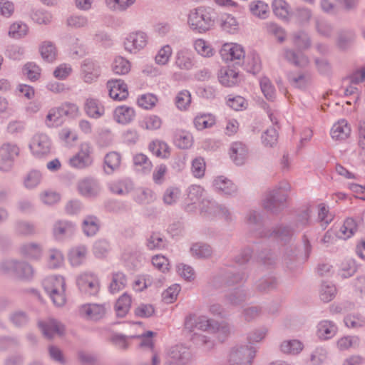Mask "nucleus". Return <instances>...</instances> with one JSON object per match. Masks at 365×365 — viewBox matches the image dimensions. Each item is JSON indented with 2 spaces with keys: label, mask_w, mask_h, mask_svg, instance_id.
Wrapping results in <instances>:
<instances>
[{
  "label": "nucleus",
  "mask_w": 365,
  "mask_h": 365,
  "mask_svg": "<svg viewBox=\"0 0 365 365\" xmlns=\"http://www.w3.org/2000/svg\"><path fill=\"white\" fill-rule=\"evenodd\" d=\"M43 287L56 306L61 307L65 304L66 282L62 276L53 275L46 277L43 281Z\"/></svg>",
  "instance_id": "3"
},
{
  "label": "nucleus",
  "mask_w": 365,
  "mask_h": 365,
  "mask_svg": "<svg viewBox=\"0 0 365 365\" xmlns=\"http://www.w3.org/2000/svg\"><path fill=\"white\" fill-rule=\"evenodd\" d=\"M52 145V140L47 134L38 133L33 135L29 147L35 158H42L51 153Z\"/></svg>",
  "instance_id": "5"
},
{
  "label": "nucleus",
  "mask_w": 365,
  "mask_h": 365,
  "mask_svg": "<svg viewBox=\"0 0 365 365\" xmlns=\"http://www.w3.org/2000/svg\"><path fill=\"white\" fill-rule=\"evenodd\" d=\"M63 255L62 252L56 249H51L48 253V265L51 269L61 267L63 263Z\"/></svg>",
  "instance_id": "60"
},
{
  "label": "nucleus",
  "mask_w": 365,
  "mask_h": 365,
  "mask_svg": "<svg viewBox=\"0 0 365 365\" xmlns=\"http://www.w3.org/2000/svg\"><path fill=\"white\" fill-rule=\"evenodd\" d=\"M108 185L111 192L118 195H126L134 187L133 182L128 178L110 181Z\"/></svg>",
  "instance_id": "23"
},
{
  "label": "nucleus",
  "mask_w": 365,
  "mask_h": 365,
  "mask_svg": "<svg viewBox=\"0 0 365 365\" xmlns=\"http://www.w3.org/2000/svg\"><path fill=\"white\" fill-rule=\"evenodd\" d=\"M170 356L173 361L185 364L190 356L189 349L182 345H176L171 348Z\"/></svg>",
  "instance_id": "41"
},
{
  "label": "nucleus",
  "mask_w": 365,
  "mask_h": 365,
  "mask_svg": "<svg viewBox=\"0 0 365 365\" xmlns=\"http://www.w3.org/2000/svg\"><path fill=\"white\" fill-rule=\"evenodd\" d=\"M338 328L336 324L330 320H322L317 326V336L321 340H328L334 337L337 333Z\"/></svg>",
  "instance_id": "21"
},
{
  "label": "nucleus",
  "mask_w": 365,
  "mask_h": 365,
  "mask_svg": "<svg viewBox=\"0 0 365 365\" xmlns=\"http://www.w3.org/2000/svg\"><path fill=\"white\" fill-rule=\"evenodd\" d=\"M215 123V116L210 113H199L193 119L194 126L197 130L210 128Z\"/></svg>",
  "instance_id": "27"
},
{
  "label": "nucleus",
  "mask_w": 365,
  "mask_h": 365,
  "mask_svg": "<svg viewBox=\"0 0 365 365\" xmlns=\"http://www.w3.org/2000/svg\"><path fill=\"white\" fill-rule=\"evenodd\" d=\"M38 326L43 334L48 339L56 335L61 336L65 332V326L61 322L52 318L40 322Z\"/></svg>",
  "instance_id": "16"
},
{
  "label": "nucleus",
  "mask_w": 365,
  "mask_h": 365,
  "mask_svg": "<svg viewBox=\"0 0 365 365\" xmlns=\"http://www.w3.org/2000/svg\"><path fill=\"white\" fill-rule=\"evenodd\" d=\"M28 32V26L21 21H17L10 26L9 36L11 38L19 39L26 36Z\"/></svg>",
  "instance_id": "54"
},
{
  "label": "nucleus",
  "mask_w": 365,
  "mask_h": 365,
  "mask_svg": "<svg viewBox=\"0 0 365 365\" xmlns=\"http://www.w3.org/2000/svg\"><path fill=\"white\" fill-rule=\"evenodd\" d=\"M112 70L118 75L127 74L130 71V63L125 58L117 56L112 63Z\"/></svg>",
  "instance_id": "51"
},
{
  "label": "nucleus",
  "mask_w": 365,
  "mask_h": 365,
  "mask_svg": "<svg viewBox=\"0 0 365 365\" xmlns=\"http://www.w3.org/2000/svg\"><path fill=\"white\" fill-rule=\"evenodd\" d=\"M220 56L225 61H240L245 58V51L242 46L238 43H225L222 46Z\"/></svg>",
  "instance_id": "15"
},
{
  "label": "nucleus",
  "mask_w": 365,
  "mask_h": 365,
  "mask_svg": "<svg viewBox=\"0 0 365 365\" xmlns=\"http://www.w3.org/2000/svg\"><path fill=\"white\" fill-rule=\"evenodd\" d=\"M217 328V322L201 315L198 318V330L210 333H215Z\"/></svg>",
  "instance_id": "63"
},
{
  "label": "nucleus",
  "mask_w": 365,
  "mask_h": 365,
  "mask_svg": "<svg viewBox=\"0 0 365 365\" xmlns=\"http://www.w3.org/2000/svg\"><path fill=\"white\" fill-rule=\"evenodd\" d=\"M66 23L71 29H81L88 27L89 20L85 15L74 14L67 18Z\"/></svg>",
  "instance_id": "42"
},
{
  "label": "nucleus",
  "mask_w": 365,
  "mask_h": 365,
  "mask_svg": "<svg viewBox=\"0 0 365 365\" xmlns=\"http://www.w3.org/2000/svg\"><path fill=\"white\" fill-rule=\"evenodd\" d=\"M319 292L321 299L324 302H329L335 297L336 289L332 283L324 282L322 284Z\"/></svg>",
  "instance_id": "55"
},
{
  "label": "nucleus",
  "mask_w": 365,
  "mask_h": 365,
  "mask_svg": "<svg viewBox=\"0 0 365 365\" xmlns=\"http://www.w3.org/2000/svg\"><path fill=\"white\" fill-rule=\"evenodd\" d=\"M106 313V304H86L79 307V314L89 320L98 321Z\"/></svg>",
  "instance_id": "13"
},
{
  "label": "nucleus",
  "mask_w": 365,
  "mask_h": 365,
  "mask_svg": "<svg viewBox=\"0 0 365 365\" xmlns=\"http://www.w3.org/2000/svg\"><path fill=\"white\" fill-rule=\"evenodd\" d=\"M249 9L253 16L262 19H267L269 13V5L261 0L251 1L249 4Z\"/></svg>",
  "instance_id": "35"
},
{
  "label": "nucleus",
  "mask_w": 365,
  "mask_h": 365,
  "mask_svg": "<svg viewBox=\"0 0 365 365\" xmlns=\"http://www.w3.org/2000/svg\"><path fill=\"white\" fill-rule=\"evenodd\" d=\"M136 0H105L106 6L111 11H125L130 7Z\"/></svg>",
  "instance_id": "58"
},
{
  "label": "nucleus",
  "mask_w": 365,
  "mask_h": 365,
  "mask_svg": "<svg viewBox=\"0 0 365 365\" xmlns=\"http://www.w3.org/2000/svg\"><path fill=\"white\" fill-rule=\"evenodd\" d=\"M346 327L359 329L365 327V317L361 314H350L344 319Z\"/></svg>",
  "instance_id": "47"
},
{
  "label": "nucleus",
  "mask_w": 365,
  "mask_h": 365,
  "mask_svg": "<svg viewBox=\"0 0 365 365\" xmlns=\"http://www.w3.org/2000/svg\"><path fill=\"white\" fill-rule=\"evenodd\" d=\"M101 73L99 63L92 58L84 59L81 64V77L86 83H92L97 81Z\"/></svg>",
  "instance_id": "9"
},
{
  "label": "nucleus",
  "mask_w": 365,
  "mask_h": 365,
  "mask_svg": "<svg viewBox=\"0 0 365 365\" xmlns=\"http://www.w3.org/2000/svg\"><path fill=\"white\" fill-rule=\"evenodd\" d=\"M93 147L90 143H82L78 152L68 160L69 165L76 169H84L93 163Z\"/></svg>",
  "instance_id": "6"
},
{
  "label": "nucleus",
  "mask_w": 365,
  "mask_h": 365,
  "mask_svg": "<svg viewBox=\"0 0 365 365\" xmlns=\"http://www.w3.org/2000/svg\"><path fill=\"white\" fill-rule=\"evenodd\" d=\"M284 58L289 63L298 67H305L309 64V58L302 53H297L291 48L283 50Z\"/></svg>",
  "instance_id": "28"
},
{
  "label": "nucleus",
  "mask_w": 365,
  "mask_h": 365,
  "mask_svg": "<svg viewBox=\"0 0 365 365\" xmlns=\"http://www.w3.org/2000/svg\"><path fill=\"white\" fill-rule=\"evenodd\" d=\"M173 54L172 47L167 44L162 46L155 56V62L159 66H165L170 61Z\"/></svg>",
  "instance_id": "52"
},
{
  "label": "nucleus",
  "mask_w": 365,
  "mask_h": 365,
  "mask_svg": "<svg viewBox=\"0 0 365 365\" xmlns=\"http://www.w3.org/2000/svg\"><path fill=\"white\" fill-rule=\"evenodd\" d=\"M134 200L139 204L147 205L155 200V195L149 188H139L135 192Z\"/></svg>",
  "instance_id": "49"
},
{
  "label": "nucleus",
  "mask_w": 365,
  "mask_h": 365,
  "mask_svg": "<svg viewBox=\"0 0 365 365\" xmlns=\"http://www.w3.org/2000/svg\"><path fill=\"white\" fill-rule=\"evenodd\" d=\"M135 115L134 109L126 106H118L114 110V119L121 124L130 123L134 119Z\"/></svg>",
  "instance_id": "30"
},
{
  "label": "nucleus",
  "mask_w": 365,
  "mask_h": 365,
  "mask_svg": "<svg viewBox=\"0 0 365 365\" xmlns=\"http://www.w3.org/2000/svg\"><path fill=\"white\" fill-rule=\"evenodd\" d=\"M42 58L48 62L53 63L57 57V50L55 45L51 41H44L39 47Z\"/></svg>",
  "instance_id": "38"
},
{
  "label": "nucleus",
  "mask_w": 365,
  "mask_h": 365,
  "mask_svg": "<svg viewBox=\"0 0 365 365\" xmlns=\"http://www.w3.org/2000/svg\"><path fill=\"white\" fill-rule=\"evenodd\" d=\"M213 186L216 190L225 195H231L237 191V186L231 180L222 176L214 180Z\"/></svg>",
  "instance_id": "33"
},
{
  "label": "nucleus",
  "mask_w": 365,
  "mask_h": 365,
  "mask_svg": "<svg viewBox=\"0 0 365 365\" xmlns=\"http://www.w3.org/2000/svg\"><path fill=\"white\" fill-rule=\"evenodd\" d=\"M290 185L287 182H282L269 191L262 201L264 209L272 212L278 213L284 209L287 199V192Z\"/></svg>",
  "instance_id": "2"
},
{
  "label": "nucleus",
  "mask_w": 365,
  "mask_h": 365,
  "mask_svg": "<svg viewBox=\"0 0 365 365\" xmlns=\"http://www.w3.org/2000/svg\"><path fill=\"white\" fill-rule=\"evenodd\" d=\"M42 175L36 170H31L25 177L24 184L27 189L36 187L41 182Z\"/></svg>",
  "instance_id": "61"
},
{
  "label": "nucleus",
  "mask_w": 365,
  "mask_h": 365,
  "mask_svg": "<svg viewBox=\"0 0 365 365\" xmlns=\"http://www.w3.org/2000/svg\"><path fill=\"white\" fill-rule=\"evenodd\" d=\"M133 161L136 169L142 173H149L153 168V164L149 158L143 153H137L133 158Z\"/></svg>",
  "instance_id": "37"
},
{
  "label": "nucleus",
  "mask_w": 365,
  "mask_h": 365,
  "mask_svg": "<svg viewBox=\"0 0 365 365\" xmlns=\"http://www.w3.org/2000/svg\"><path fill=\"white\" fill-rule=\"evenodd\" d=\"M20 155L19 145L12 142H6L0 145V171L9 173L13 169Z\"/></svg>",
  "instance_id": "4"
},
{
  "label": "nucleus",
  "mask_w": 365,
  "mask_h": 365,
  "mask_svg": "<svg viewBox=\"0 0 365 365\" xmlns=\"http://www.w3.org/2000/svg\"><path fill=\"white\" fill-rule=\"evenodd\" d=\"M230 155L235 165H242L247 159L248 148L247 145L242 142H234L230 145Z\"/></svg>",
  "instance_id": "18"
},
{
  "label": "nucleus",
  "mask_w": 365,
  "mask_h": 365,
  "mask_svg": "<svg viewBox=\"0 0 365 365\" xmlns=\"http://www.w3.org/2000/svg\"><path fill=\"white\" fill-rule=\"evenodd\" d=\"M79 193L88 198L96 197L101 191V187L97 180L93 178H85L78 182Z\"/></svg>",
  "instance_id": "14"
},
{
  "label": "nucleus",
  "mask_w": 365,
  "mask_h": 365,
  "mask_svg": "<svg viewBox=\"0 0 365 365\" xmlns=\"http://www.w3.org/2000/svg\"><path fill=\"white\" fill-rule=\"evenodd\" d=\"M249 296L243 288H237L226 295V300L232 305L237 306L245 302Z\"/></svg>",
  "instance_id": "44"
},
{
  "label": "nucleus",
  "mask_w": 365,
  "mask_h": 365,
  "mask_svg": "<svg viewBox=\"0 0 365 365\" xmlns=\"http://www.w3.org/2000/svg\"><path fill=\"white\" fill-rule=\"evenodd\" d=\"M246 222L249 229L254 232L255 235L262 237L259 233L263 235L266 233V230L262 225V217L260 214L255 210H250L246 215Z\"/></svg>",
  "instance_id": "24"
},
{
  "label": "nucleus",
  "mask_w": 365,
  "mask_h": 365,
  "mask_svg": "<svg viewBox=\"0 0 365 365\" xmlns=\"http://www.w3.org/2000/svg\"><path fill=\"white\" fill-rule=\"evenodd\" d=\"M127 284V277L122 272H116L112 274L111 281L108 289L110 293L115 294L123 289Z\"/></svg>",
  "instance_id": "36"
},
{
  "label": "nucleus",
  "mask_w": 365,
  "mask_h": 365,
  "mask_svg": "<svg viewBox=\"0 0 365 365\" xmlns=\"http://www.w3.org/2000/svg\"><path fill=\"white\" fill-rule=\"evenodd\" d=\"M148 40V35L145 32L138 31L130 33L124 41L125 49L135 53L146 46Z\"/></svg>",
  "instance_id": "11"
},
{
  "label": "nucleus",
  "mask_w": 365,
  "mask_h": 365,
  "mask_svg": "<svg viewBox=\"0 0 365 365\" xmlns=\"http://www.w3.org/2000/svg\"><path fill=\"white\" fill-rule=\"evenodd\" d=\"M77 231L76 224L67 220L55 222L52 229L53 237L58 241H63L72 237Z\"/></svg>",
  "instance_id": "10"
},
{
  "label": "nucleus",
  "mask_w": 365,
  "mask_h": 365,
  "mask_svg": "<svg viewBox=\"0 0 365 365\" xmlns=\"http://www.w3.org/2000/svg\"><path fill=\"white\" fill-rule=\"evenodd\" d=\"M174 143L180 149H187L192 145V136L187 131H178L175 135Z\"/></svg>",
  "instance_id": "46"
},
{
  "label": "nucleus",
  "mask_w": 365,
  "mask_h": 365,
  "mask_svg": "<svg viewBox=\"0 0 365 365\" xmlns=\"http://www.w3.org/2000/svg\"><path fill=\"white\" fill-rule=\"evenodd\" d=\"M145 245L149 250H162L165 247V240L160 233L153 232L147 237Z\"/></svg>",
  "instance_id": "50"
},
{
  "label": "nucleus",
  "mask_w": 365,
  "mask_h": 365,
  "mask_svg": "<svg viewBox=\"0 0 365 365\" xmlns=\"http://www.w3.org/2000/svg\"><path fill=\"white\" fill-rule=\"evenodd\" d=\"M292 43L299 50H307L312 44L309 36L304 31H298L292 34Z\"/></svg>",
  "instance_id": "39"
},
{
  "label": "nucleus",
  "mask_w": 365,
  "mask_h": 365,
  "mask_svg": "<svg viewBox=\"0 0 365 365\" xmlns=\"http://www.w3.org/2000/svg\"><path fill=\"white\" fill-rule=\"evenodd\" d=\"M218 78L222 85L231 87L237 83L238 73L230 68L222 67L218 72Z\"/></svg>",
  "instance_id": "31"
},
{
  "label": "nucleus",
  "mask_w": 365,
  "mask_h": 365,
  "mask_svg": "<svg viewBox=\"0 0 365 365\" xmlns=\"http://www.w3.org/2000/svg\"><path fill=\"white\" fill-rule=\"evenodd\" d=\"M302 349V344L296 339L284 341L280 345V350L283 353L289 354H297Z\"/></svg>",
  "instance_id": "56"
},
{
  "label": "nucleus",
  "mask_w": 365,
  "mask_h": 365,
  "mask_svg": "<svg viewBox=\"0 0 365 365\" xmlns=\"http://www.w3.org/2000/svg\"><path fill=\"white\" fill-rule=\"evenodd\" d=\"M215 16L216 14L212 8L199 6L190 11L187 24L193 31L203 34L214 26Z\"/></svg>",
  "instance_id": "1"
},
{
  "label": "nucleus",
  "mask_w": 365,
  "mask_h": 365,
  "mask_svg": "<svg viewBox=\"0 0 365 365\" xmlns=\"http://www.w3.org/2000/svg\"><path fill=\"white\" fill-rule=\"evenodd\" d=\"M121 158L116 152L108 153L104 159V163L109 170H106L108 173H111L120 167Z\"/></svg>",
  "instance_id": "62"
},
{
  "label": "nucleus",
  "mask_w": 365,
  "mask_h": 365,
  "mask_svg": "<svg viewBox=\"0 0 365 365\" xmlns=\"http://www.w3.org/2000/svg\"><path fill=\"white\" fill-rule=\"evenodd\" d=\"M243 60L244 68L247 72L256 74L260 71L262 68L261 60L256 52L251 51L248 53Z\"/></svg>",
  "instance_id": "29"
},
{
  "label": "nucleus",
  "mask_w": 365,
  "mask_h": 365,
  "mask_svg": "<svg viewBox=\"0 0 365 365\" xmlns=\"http://www.w3.org/2000/svg\"><path fill=\"white\" fill-rule=\"evenodd\" d=\"M79 290L85 294L96 296L100 290V282L96 274L93 272H83L76 278Z\"/></svg>",
  "instance_id": "7"
},
{
  "label": "nucleus",
  "mask_w": 365,
  "mask_h": 365,
  "mask_svg": "<svg viewBox=\"0 0 365 365\" xmlns=\"http://www.w3.org/2000/svg\"><path fill=\"white\" fill-rule=\"evenodd\" d=\"M149 150L156 155L161 158H168L170 156V147L164 141L155 140L149 144Z\"/></svg>",
  "instance_id": "40"
},
{
  "label": "nucleus",
  "mask_w": 365,
  "mask_h": 365,
  "mask_svg": "<svg viewBox=\"0 0 365 365\" xmlns=\"http://www.w3.org/2000/svg\"><path fill=\"white\" fill-rule=\"evenodd\" d=\"M204 189L196 185L190 186L187 190V198L186 200L188 205H193L200 200L203 195Z\"/></svg>",
  "instance_id": "59"
},
{
  "label": "nucleus",
  "mask_w": 365,
  "mask_h": 365,
  "mask_svg": "<svg viewBox=\"0 0 365 365\" xmlns=\"http://www.w3.org/2000/svg\"><path fill=\"white\" fill-rule=\"evenodd\" d=\"M294 230L289 225H277L272 230H267L265 234L259 233L262 237H273L277 240L289 243L294 237Z\"/></svg>",
  "instance_id": "12"
},
{
  "label": "nucleus",
  "mask_w": 365,
  "mask_h": 365,
  "mask_svg": "<svg viewBox=\"0 0 365 365\" xmlns=\"http://www.w3.org/2000/svg\"><path fill=\"white\" fill-rule=\"evenodd\" d=\"M177 108L180 110H186L191 103V94L187 90L180 91L175 100Z\"/></svg>",
  "instance_id": "64"
},
{
  "label": "nucleus",
  "mask_w": 365,
  "mask_h": 365,
  "mask_svg": "<svg viewBox=\"0 0 365 365\" xmlns=\"http://www.w3.org/2000/svg\"><path fill=\"white\" fill-rule=\"evenodd\" d=\"M88 249L85 245L72 248L68 253V259L72 266L78 267L86 260Z\"/></svg>",
  "instance_id": "34"
},
{
  "label": "nucleus",
  "mask_w": 365,
  "mask_h": 365,
  "mask_svg": "<svg viewBox=\"0 0 365 365\" xmlns=\"http://www.w3.org/2000/svg\"><path fill=\"white\" fill-rule=\"evenodd\" d=\"M174 65L180 70H191L195 65L192 53L186 48L178 50L175 56Z\"/></svg>",
  "instance_id": "19"
},
{
  "label": "nucleus",
  "mask_w": 365,
  "mask_h": 365,
  "mask_svg": "<svg viewBox=\"0 0 365 365\" xmlns=\"http://www.w3.org/2000/svg\"><path fill=\"white\" fill-rule=\"evenodd\" d=\"M131 305V297L127 293L123 294L117 300L115 310L118 317H125L129 311Z\"/></svg>",
  "instance_id": "43"
},
{
  "label": "nucleus",
  "mask_w": 365,
  "mask_h": 365,
  "mask_svg": "<svg viewBox=\"0 0 365 365\" xmlns=\"http://www.w3.org/2000/svg\"><path fill=\"white\" fill-rule=\"evenodd\" d=\"M272 9L276 17L283 21H288L291 8L285 0H273Z\"/></svg>",
  "instance_id": "32"
},
{
  "label": "nucleus",
  "mask_w": 365,
  "mask_h": 365,
  "mask_svg": "<svg viewBox=\"0 0 365 365\" xmlns=\"http://www.w3.org/2000/svg\"><path fill=\"white\" fill-rule=\"evenodd\" d=\"M360 339L358 336H345L340 338L336 343L337 347L341 351L359 346Z\"/></svg>",
  "instance_id": "57"
},
{
  "label": "nucleus",
  "mask_w": 365,
  "mask_h": 365,
  "mask_svg": "<svg viewBox=\"0 0 365 365\" xmlns=\"http://www.w3.org/2000/svg\"><path fill=\"white\" fill-rule=\"evenodd\" d=\"M350 134L351 127L344 119L334 123L331 129V136L336 140H346L349 137Z\"/></svg>",
  "instance_id": "26"
},
{
  "label": "nucleus",
  "mask_w": 365,
  "mask_h": 365,
  "mask_svg": "<svg viewBox=\"0 0 365 365\" xmlns=\"http://www.w3.org/2000/svg\"><path fill=\"white\" fill-rule=\"evenodd\" d=\"M100 226L99 218L93 215L85 216L81 223L82 231L88 237L95 236L99 231Z\"/></svg>",
  "instance_id": "22"
},
{
  "label": "nucleus",
  "mask_w": 365,
  "mask_h": 365,
  "mask_svg": "<svg viewBox=\"0 0 365 365\" xmlns=\"http://www.w3.org/2000/svg\"><path fill=\"white\" fill-rule=\"evenodd\" d=\"M220 26L227 33L234 34L239 30V23L231 14H225L220 19Z\"/></svg>",
  "instance_id": "45"
},
{
  "label": "nucleus",
  "mask_w": 365,
  "mask_h": 365,
  "mask_svg": "<svg viewBox=\"0 0 365 365\" xmlns=\"http://www.w3.org/2000/svg\"><path fill=\"white\" fill-rule=\"evenodd\" d=\"M256 351L252 347L242 346L233 348L229 356L230 365H250L255 356Z\"/></svg>",
  "instance_id": "8"
},
{
  "label": "nucleus",
  "mask_w": 365,
  "mask_h": 365,
  "mask_svg": "<svg viewBox=\"0 0 365 365\" xmlns=\"http://www.w3.org/2000/svg\"><path fill=\"white\" fill-rule=\"evenodd\" d=\"M83 109L86 114L93 119H98L105 114V108L101 102L93 98H88L85 100Z\"/></svg>",
  "instance_id": "20"
},
{
  "label": "nucleus",
  "mask_w": 365,
  "mask_h": 365,
  "mask_svg": "<svg viewBox=\"0 0 365 365\" xmlns=\"http://www.w3.org/2000/svg\"><path fill=\"white\" fill-rule=\"evenodd\" d=\"M264 29L269 34L273 35L279 42L282 43L286 38V33L282 26L274 22L264 24Z\"/></svg>",
  "instance_id": "53"
},
{
  "label": "nucleus",
  "mask_w": 365,
  "mask_h": 365,
  "mask_svg": "<svg viewBox=\"0 0 365 365\" xmlns=\"http://www.w3.org/2000/svg\"><path fill=\"white\" fill-rule=\"evenodd\" d=\"M356 230L357 225L356 221L351 217L346 218L343 225L340 227L339 237L346 240L354 235Z\"/></svg>",
  "instance_id": "48"
},
{
  "label": "nucleus",
  "mask_w": 365,
  "mask_h": 365,
  "mask_svg": "<svg viewBox=\"0 0 365 365\" xmlns=\"http://www.w3.org/2000/svg\"><path fill=\"white\" fill-rule=\"evenodd\" d=\"M19 250L22 257L29 259L38 260L42 256V247L36 242L22 244Z\"/></svg>",
  "instance_id": "25"
},
{
  "label": "nucleus",
  "mask_w": 365,
  "mask_h": 365,
  "mask_svg": "<svg viewBox=\"0 0 365 365\" xmlns=\"http://www.w3.org/2000/svg\"><path fill=\"white\" fill-rule=\"evenodd\" d=\"M109 96L115 101L125 100L128 96V87L121 79H111L106 83Z\"/></svg>",
  "instance_id": "17"
}]
</instances>
